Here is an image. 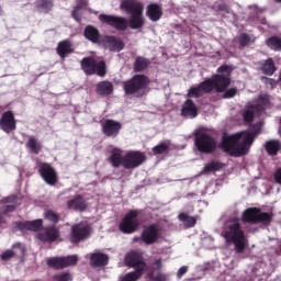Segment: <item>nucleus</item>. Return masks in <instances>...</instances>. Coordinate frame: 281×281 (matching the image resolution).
Returning a JSON list of instances; mask_svg holds the SVG:
<instances>
[{
    "instance_id": "nucleus-1",
    "label": "nucleus",
    "mask_w": 281,
    "mask_h": 281,
    "mask_svg": "<svg viewBox=\"0 0 281 281\" xmlns=\"http://www.w3.org/2000/svg\"><path fill=\"white\" fill-rule=\"evenodd\" d=\"M262 122H257L256 130L240 131L233 135L224 134L221 144L222 149L231 156L241 157L249 153L256 137L260 133Z\"/></svg>"
},
{
    "instance_id": "nucleus-2",
    "label": "nucleus",
    "mask_w": 281,
    "mask_h": 281,
    "mask_svg": "<svg viewBox=\"0 0 281 281\" xmlns=\"http://www.w3.org/2000/svg\"><path fill=\"white\" fill-rule=\"evenodd\" d=\"M232 66H221L217 68V74L210 79L204 80L198 87H191L188 91L189 98H199L204 93H210L213 90L217 93H224L232 85Z\"/></svg>"
},
{
    "instance_id": "nucleus-3",
    "label": "nucleus",
    "mask_w": 281,
    "mask_h": 281,
    "mask_svg": "<svg viewBox=\"0 0 281 281\" xmlns=\"http://www.w3.org/2000/svg\"><path fill=\"white\" fill-rule=\"evenodd\" d=\"M121 10L131 14L126 25L132 30H139L145 26L144 10L145 5L137 0H123L120 4Z\"/></svg>"
},
{
    "instance_id": "nucleus-4",
    "label": "nucleus",
    "mask_w": 281,
    "mask_h": 281,
    "mask_svg": "<svg viewBox=\"0 0 281 281\" xmlns=\"http://www.w3.org/2000/svg\"><path fill=\"white\" fill-rule=\"evenodd\" d=\"M227 244H233L235 251L241 254L248 247V238L239 223H233L222 233Z\"/></svg>"
},
{
    "instance_id": "nucleus-5",
    "label": "nucleus",
    "mask_w": 281,
    "mask_h": 281,
    "mask_svg": "<svg viewBox=\"0 0 281 281\" xmlns=\"http://www.w3.org/2000/svg\"><path fill=\"white\" fill-rule=\"evenodd\" d=\"M270 105L268 94L260 95L258 99L249 102L244 111L243 119L246 125H252L258 115H261Z\"/></svg>"
},
{
    "instance_id": "nucleus-6",
    "label": "nucleus",
    "mask_w": 281,
    "mask_h": 281,
    "mask_svg": "<svg viewBox=\"0 0 281 281\" xmlns=\"http://www.w3.org/2000/svg\"><path fill=\"white\" fill-rule=\"evenodd\" d=\"M124 262L127 267L134 268L135 271L127 273L120 281H138L146 270V263L142 255L136 251L128 252L125 256Z\"/></svg>"
},
{
    "instance_id": "nucleus-7",
    "label": "nucleus",
    "mask_w": 281,
    "mask_h": 281,
    "mask_svg": "<svg viewBox=\"0 0 281 281\" xmlns=\"http://www.w3.org/2000/svg\"><path fill=\"white\" fill-rule=\"evenodd\" d=\"M150 80L145 75H135L130 80L123 82V90L127 95L142 98L147 90Z\"/></svg>"
},
{
    "instance_id": "nucleus-8",
    "label": "nucleus",
    "mask_w": 281,
    "mask_h": 281,
    "mask_svg": "<svg viewBox=\"0 0 281 281\" xmlns=\"http://www.w3.org/2000/svg\"><path fill=\"white\" fill-rule=\"evenodd\" d=\"M81 68L86 75L97 74L100 77L105 76L106 66L104 61H95L92 57H85L81 60Z\"/></svg>"
},
{
    "instance_id": "nucleus-9",
    "label": "nucleus",
    "mask_w": 281,
    "mask_h": 281,
    "mask_svg": "<svg viewBox=\"0 0 281 281\" xmlns=\"http://www.w3.org/2000/svg\"><path fill=\"white\" fill-rule=\"evenodd\" d=\"M194 144L201 153H212L216 149V140L205 133H196Z\"/></svg>"
},
{
    "instance_id": "nucleus-10",
    "label": "nucleus",
    "mask_w": 281,
    "mask_h": 281,
    "mask_svg": "<svg viewBox=\"0 0 281 281\" xmlns=\"http://www.w3.org/2000/svg\"><path fill=\"white\" fill-rule=\"evenodd\" d=\"M241 218L247 223H271V215H269V213H262L260 209H246Z\"/></svg>"
},
{
    "instance_id": "nucleus-11",
    "label": "nucleus",
    "mask_w": 281,
    "mask_h": 281,
    "mask_svg": "<svg viewBox=\"0 0 281 281\" xmlns=\"http://www.w3.org/2000/svg\"><path fill=\"white\" fill-rule=\"evenodd\" d=\"M146 160L145 154L142 151H127L125 156H123L122 166L125 169H135L142 166Z\"/></svg>"
},
{
    "instance_id": "nucleus-12",
    "label": "nucleus",
    "mask_w": 281,
    "mask_h": 281,
    "mask_svg": "<svg viewBox=\"0 0 281 281\" xmlns=\"http://www.w3.org/2000/svg\"><path fill=\"white\" fill-rule=\"evenodd\" d=\"M137 216V211H130L128 214L123 217L122 223L120 224V231L124 234H133L139 226Z\"/></svg>"
},
{
    "instance_id": "nucleus-13",
    "label": "nucleus",
    "mask_w": 281,
    "mask_h": 281,
    "mask_svg": "<svg viewBox=\"0 0 281 281\" xmlns=\"http://www.w3.org/2000/svg\"><path fill=\"white\" fill-rule=\"evenodd\" d=\"M91 234V228L87 223H80L71 227L70 241L74 244L80 243L88 238Z\"/></svg>"
},
{
    "instance_id": "nucleus-14",
    "label": "nucleus",
    "mask_w": 281,
    "mask_h": 281,
    "mask_svg": "<svg viewBox=\"0 0 281 281\" xmlns=\"http://www.w3.org/2000/svg\"><path fill=\"white\" fill-rule=\"evenodd\" d=\"M99 21L120 31H125L127 29V20L125 18H119L109 14H100Z\"/></svg>"
},
{
    "instance_id": "nucleus-15",
    "label": "nucleus",
    "mask_w": 281,
    "mask_h": 281,
    "mask_svg": "<svg viewBox=\"0 0 281 281\" xmlns=\"http://www.w3.org/2000/svg\"><path fill=\"white\" fill-rule=\"evenodd\" d=\"M160 238V229L157 225L146 226L140 235V240L146 245H153Z\"/></svg>"
},
{
    "instance_id": "nucleus-16",
    "label": "nucleus",
    "mask_w": 281,
    "mask_h": 281,
    "mask_svg": "<svg viewBox=\"0 0 281 281\" xmlns=\"http://www.w3.org/2000/svg\"><path fill=\"white\" fill-rule=\"evenodd\" d=\"M38 172L48 186H55L57 183V173L55 169L46 162H42L38 166Z\"/></svg>"
},
{
    "instance_id": "nucleus-17",
    "label": "nucleus",
    "mask_w": 281,
    "mask_h": 281,
    "mask_svg": "<svg viewBox=\"0 0 281 281\" xmlns=\"http://www.w3.org/2000/svg\"><path fill=\"white\" fill-rule=\"evenodd\" d=\"M122 130V123L108 119L102 123V132L108 137H116Z\"/></svg>"
},
{
    "instance_id": "nucleus-18",
    "label": "nucleus",
    "mask_w": 281,
    "mask_h": 281,
    "mask_svg": "<svg viewBox=\"0 0 281 281\" xmlns=\"http://www.w3.org/2000/svg\"><path fill=\"white\" fill-rule=\"evenodd\" d=\"M0 127L5 133H10L16 128V121L11 111H5L2 113L0 119Z\"/></svg>"
},
{
    "instance_id": "nucleus-19",
    "label": "nucleus",
    "mask_w": 281,
    "mask_h": 281,
    "mask_svg": "<svg viewBox=\"0 0 281 281\" xmlns=\"http://www.w3.org/2000/svg\"><path fill=\"white\" fill-rule=\"evenodd\" d=\"M164 15L162 7L158 3H150L147 5L146 9V16L151 21V22H158L161 20Z\"/></svg>"
},
{
    "instance_id": "nucleus-20",
    "label": "nucleus",
    "mask_w": 281,
    "mask_h": 281,
    "mask_svg": "<svg viewBox=\"0 0 281 281\" xmlns=\"http://www.w3.org/2000/svg\"><path fill=\"white\" fill-rule=\"evenodd\" d=\"M21 202H16L15 195H10L9 198H3L0 202V212L2 214L13 212Z\"/></svg>"
},
{
    "instance_id": "nucleus-21",
    "label": "nucleus",
    "mask_w": 281,
    "mask_h": 281,
    "mask_svg": "<svg viewBox=\"0 0 281 281\" xmlns=\"http://www.w3.org/2000/svg\"><path fill=\"white\" fill-rule=\"evenodd\" d=\"M37 237L42 241H55L59 237V232L55 227H47Z\"/></svg>"
},
{
    "instance_id": "nucleus-22",
    "label": "nucleus",
    "mask_w": 281,
    "mask_h": 281,
    "mask_svg": "<svg viewBox=\"0 0 281 281\" xmlns=\"http://www.w3.org/2000/svg\"><path fill=\"white\" fill-rule=\"evenodd\" d=\"M181 113L184 117L194 119L198 116V108L194 102L189 99L183 103Z\"/></svg>"
},
{
    "instance_id": "nucleus-23",
    "label": "nucleus",
    "mask_w": 281,
    "mask_h": 281,
    "mask_svg": "<svg viewBox=\"0 0 281 281\" xmlns=\"http://www.w3.org/2000/svg\"><path fill=\"white\" fill-rule=\"evenodd\" d=\"M113 91H114L113 83L108 80L97 83L95 92L99 95H110L113 93Z\"/></svg>"
},
{
    "instance_id": "nucleus-24",
    "label": "nucleus",
    "mask_w": 281,
    "mask_h": 281,
    "mask_svg": "<svg viewBox=\"0 0 281 281\" xmlns=\"http://www.w3.org/2000/svg\"><path fill=\"white\" fill-rule=\"evenodd\" d=\"M67 207L69 210L85 211L87 209L86 200L82 195H76L72 200L67 201Z\"/></svg>"
},
{
    "instance_id": "nucleus-25",
    "label": "nucleus",
    "mask_w": 281,
    "mask_h": 281,
    "mask_svg": "<svg viewBox=\"0 0 281 281\" xmlns=\"http://www.w3.org/2000/svg\"><path fill=\"white\" fill-rule=\"evenodd\" d=\"M109 263V256L104 254H92L90 257V265L92 267H103Z\"/></svg>"
},
{
    "instance_id": "nucleus-26",
    "label": "nucleus",
    "mask_w": 281,
    "mask_h": 281,
    "mask_svg": "<svg viewBox=\"0 0 281 281\" xmlns=\"http://www.w3.org/2000/svg\"><path fill=\"white\" fill-rule=\"evenodd\" d=\"M72 52V45L69 41H61L57 46V54L61 59H65Z\"/></svg>"
},
{
    "instance_id": "nucleus-27",
    "label": "nucleus",
    "mask_w": 281,
    "mask_h": 281,
    "mask_svg": "<svg viewBox=\"0 0 281 281\" xmlns=\"http://www.w3.org/2000/svg\"><path fill=\"white\" fill-rule=\"evenodd\" d=\"M26 148H29L32 154L37 155L41 153L43 146L35 136H29L26 142Z\"/></svg>"
},
{
    "instance_id": "nucleus-28",
    "label": "nucleus",
    "mask_w": 281,
    "mask_h": 281,
    "mask_svg": "<svg viewBox=\"0 0 281 281\" xmlns=\"http://www.w3.org/2000/svg\"><path fill=\"white\" fill-rule=\"evenodd\" d=\"M123 156H122V149L120 148H113L110 155V162L114 168L120 167L123 165Z\"/></svg>"
},
{
    "instance_id": "nucleus-29",
    "label": "nucleus",
    "mask_w": 281,
    "mask_h": 281,
    "mask_svg": "<svg viewBox=\"0 0 281 281\" xmlns=\"http://www.w3.org/2000/svg\"><path fill=\"white\" fill-rule=\"evenodd\" d=\"M106 46L112 52H121L124 48L123 42L113 36L108 37Z\"/></svg>"
},
{
    "instance_id": "nucleus-30",
    "label": "nucleus",
    "mask_w": 281,
    "mask_h": 281,
    "mask_svg": "<svg viewBox=\"0 0 281 281\" xmlns=\"http://www.w3.org/2000/svg\"><path fill=\"white\" fill-rule=\"evenodd\" d=\"M281 144L278 139H270L266 143L267 153L271 156L277 155L280 150Z\"/></svg>"
},
{
    "instance_id": "nucleus-31",
    "label": "nucleus",
    "mask_w": 281,
    "mask_h": 281,
    "mask_svg": "<svg viewBox=\"0 0 281 281\" xmlns=\"http://www.w3.org/2000/svg\"><path fill=\"white\" fill-rule=\"evenodd\" d=\"M85 37L92 43H97L99 40V31L94 26L88 25L85 29Z\"/></svg>"
},
{
    "instance_id": "nucleus-32",
    "label": "nucleus",
    "mask_w": 281,
    "mask_h": 281,
    "mask_svg": "<svg viewBox=\"0 0 281 281\" xmlns=\"http://www.w3.org/2000/svg\"><path fill=\"white\" fill-rule=\"evenodd\" d=\"M261 70L267 76H273V74L276 72V64L273 63V59L268 58L263 63Z\"/></svg>"
},
{
    "instance_id": "nucleus-33",
    "label": "nucleus",
    "mask_w": 281,
    "mask_h": 281,
    "mask_svg": "<svg viewBox=\"0 0 281 281\" xmlns=\"http://www.w3.org/2000/svg\"><path fill=\"white\" fill-rule=\"evenodd\" d=\"M150 65L149 59L147 58H143V57H138L136 58L135 63H134V70L135 71H144L145 69L148 68V66Z\"/></svg>"
},
{
    "instance_id": "nucleus-34",
    "label": "nucleus",
    "mask_w": 281,
    "mask_h": 281,
    "mask_svg": "<svg viewBox=\"0 0 281 281\" xmlns=\"http://www.w3.org/2000/svg\"><path fill=\"white\" fill-rule=\"evenodd\" d=\"M222 169V165L221 162H207V165H205L201 171V175H206V173H211L214 171H218Z\"/></svg>"
},
{
    "instance_id": "nucleus-35",
    "label": "nucleus",
    "mask_w": 281,
    "mask_h": 281,
    "mask_svg": "<svg viewBox=\"0 0 281 281\" xmlns=\"http://www.w3.org/2000/svg\"><path fill=\"white\" fill-rule=\"evenodd\" d=\"M179 220L186 225L187 227H193L196 224L195 217H191L190 215H187L186 213H180Z\"/></svg>"
},
{
    "instance_id": "nucleus-36",
    "label": "nucleus",
    "mask_w": 281,
    "mask_h": 281,
    "mask_svg": "<svg viewBox=\"0 0 281 281\" xmlns=\"http://www.w3.org/2000/svg\"><path fill=\"white\" fill-rule=\"evenodd\" d=\"M42 225H43V220H33V222H27L23 226L29 231L37 232L42 228Z\"/></svg>"
},
{
    "instance_id": "nucleus-37",
    "label": "nucleus",
    "mask_w": 281,
    "mask_h": 281,
    "mask_svg": "<svg viewBox=\"0 0 281 281\" xmlns=\"http://www.w3.org/2000/svg\"><path fill=\"white\" fill-rule=\"evenodd\" d=\"M88 5L87 1L80 0L78 1L77 5L75 7V10L72 12V18L75 21L80 22L81 18L78 15L80 12V9H83Z\"/></svg>"
},
{
    "instance_id": "nucleus-38",
    "label": "nucleus",
    "mask_w": 281,
    "mask_h": 281,
    "mask_svg": "<svg viewBox=\"0 0 281 281\" xmlns=\"http://www.w3.org/2000/svg\"><path fill=\"white\" fill-rule=\"evenodd\" d=\"M78 260L79 258L76 255L61 258L63 268L75 266L78 263Z\"/></svg>"
},
{
    "instance_id": "nucleus-39",
    "label": "nucleus",
    "mask_w": 281,
    "mask_h": 281,
    "mask_svg": "<svg viewBox=\"0 0 281 281\" xmlns=\"http://www.w3.org/2000/svg\"><path fill=\"white\" fill-rule=\"evenodd\" d=\"M267 45L271 49L280 50L281 49V40H280V37H277V36L270 37L267 41Z\"/></svg>"
},
{
    "instance_id": "nucleus-40",
    "label": "nucleus",
    "mask_w": 281,
    "mask_h": 281,
    "mask_svg": "<svg viewBox=\"0 0 281 281\" xmlns=\"http://www.w3.org/2000/svg\"><path fill=\"white\" fill-rule=\"evenodd\" d=\"M169 147H170V143L169 142H164V143H160V144L154 146L153 147V153L155 155H160V154H164L165 151H167Z\"/></svg>"
},
{
    "instance_id": "nucleus-41",
    "label": "nucleus",
    "mask_w": 281,
    "mask_h": 281,
    "mask_svg": "<svg viewBox=\"0 0 281 281\" xmlns=\"http://www.w3.org/2000/svg\"><path fill=\"white\" fill-rule=\"evenodd\" d=\"M44 218L49 221L53 224H56L59 221V215H57L55 211H45Z\"/></svg>"
},
{
    "instance_id": "nucleus-42",
    "label": "nucleus",
    "mask_w": 281,
    "mask_h": 281,
    "mask_svg": "<svg viewBox=\"0 0 281 281\" xmlns=\"http://www.w3.org/2000/svg\"><path fill=\"white\" fill-rule=\"evenodd\" d=\"M47 266L54 268V269H63V258H52L47 260Z\"/></svg>"
},
{
    "instance_id": "nucleus-43",
    "label": "nucleus",
    "mask_w": 281,
    "mask_h": 281,
    "mask_svg": "<svg viewBox=\"0 0 281 281\" xmlns=\"http://www.w3.org/2000/svg\"><path fill=\"white\" fill-rule=\"evenodd\" d=\"M237 93H238V89H237L236 87H233V88H229V89H225V90H224L223 98H224V99H232V98H234Z\"/></svg>"
},
{
    "instance_id": "nucleus-44",
    "label": "nucleus",
    "mask_w": 281,
    "mask_h": 281,
    "mask_svg": "<svg viewBox=\"0 0 281 281\" xmlns=\"http://www.w3.org/2000/svg\"><path fill=\"white\" fill-rule=\"evenodd\" d=\"M149 278L151 281H168V277L161 272H158L156 277L151 273Z\"/></svg>"
},
{
    "instance_id": "nucleus-45",
    "label": "nucleus",
    "mask_w": 281,
    "mask_h": 281,
    "mask_svg": "<svg viewBox=\"0 0 281 281\" xmlns=\"http://www.w3.org/2000/svg\"><path fill=\"white\" fill-rule=\"evenodd\" d=\"M55 280L56 281H71L72 278H71V274H69V273H61V274L56 276Z\"/></svg>"
},
{
    "instance_id": "nucleus-46",
    "label": "nucleus",
    "mask_w": 281,
    "mask_h": 281,
    "mask_svg": "<svg viewBox=\"0 0 281 281\" xmlns=\"http://www.w3.org/2000/svg\"><path fill=\"white\" fill-rule=\"evenodd\" d=\"M14 257V252L12 250H5L1 256V260L8 261L9 259Z\"/></svg>"
},
{
    "instance_id": "nucleus-47",
    "label": "nucleus",
    "mask_w": 281,
    "mask_h": 281,
    "mask_svg": "<svg viewBox=\"0 0 281 281\" xmlns=\"http://www.w3.org/2000/svg\"><path fill=\"white\" fill-rule=\"evenodd\" d=\"M239 41H240L241 46H247L250 42V36L247 34H243V35H240Z\"/></svg>"
},
{
    "instance_id": "nucleus-48",
    "label": "nucleus",
    "mask_w": 281,
    "mask_h": 281,
    "mask_svg": "<svg viewBox=\"0 0 281 281\" xmlns=\"http://www.w3.org/2000/svg\"><path fill=\"white\" fill-rule=\"evenodd\" d=\"M265 79V83L267 86H270L271 88H276V86H278V81L273 78H263Z\"/></svg>"
},
{
    "instance_id": "nucleus-49",
    "label": "nucleus",
    "mask_w": 281,
    "mask_h": 281,
    "mask_svg": "<svg viewBox=\"0 0 281 281\" xmlns=\"http://www.w3.org/2000/svg\"><path fill=\"white\" fill-rule=\"evenodd\" d=\"M188 272V267H181L178 272H177V277L179 279H181L186 273Z\"/></svg>"
},
{
    "instance_id": "nucleus-50",
    "label": "nucleus",
    "mask_w": 281,
    "mask_h": 281,
    "mask_svg": "<svg viewBox=\"0 0 281 281\" xmlns=\"http://www.w3.org/2000/svg\"><path fill=\"white\" fill-rule=\"evenodd\" d=\"M274 179H276L277 183L281 184V169H277V171L274 173Z\"/></svg>"
},
{
    "instance_id": "nucleus-51",
    "label": "nucleus",
    "mask_w": 281,
    "mask_h": 281,
    "mask_svg": "<svg viewBox=\"0 0 281 281\" xmlns=\"http://www.w3.org/2000/svg\"><path fill=\"white\" fill-rule=\"evenodd\" d=\"M154 268H155L156 270H160V269L162 268V262H161V260H156V261L154 262Z\"/></svg>"
},
{
    "instance_id": "nucleus-52",
    "label": "nucleus",
    "mask_w": 281,
    "mask_h": 281,
    "mask_svg": "<svg viewBox=\"0 0 281 281\" xmlns=\"http://www.w3.org/2000/svg\"><path fill=\"white\" fill-rule=\"evenodd\" d=\"M140 239H142V237L140 238L139 237H135V238H133V241H138Z\"/></svg>"
},
{
    "instance_id": "nucleus-53",
    "label": "nucleus",
    "mask_w": 281,
    "mask_h": 281,
    "mask_svg": "<svg viewBox=\"0 0 281 281\" xmlns=\"http://www.w3.org/2000/svg\"><path fill=\"white\" fill-rule=\"evenodd\" d=\"M277 2H281V0H277Z\"/></svg>"
}]
</instances>
